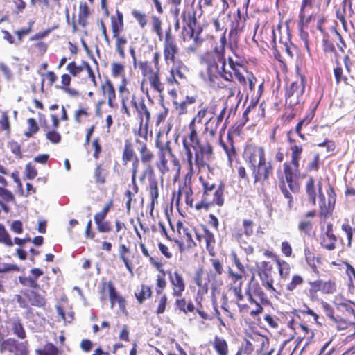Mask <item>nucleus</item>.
Returning a JSON list of instances; mask_svg holds the SVG:
<instances>
[{
	"mask_svg": "<svg viewBox=\"0 0 355 355\" xmlns=\"http://www.w3.org/2000/svg\"><path fill=\"white\" fill-rule=\"evenodd\" d=\"M101 89L103 95L107 96V103L112 109H117L118 103L116 101V94L114 86L112 82L107 78L101 85Z\"/></svg>",
	"mask_w": 355,
	"mask_h": 355,
	"instance_id": "obj_16",
	"label": "nucleus"
},
{
	"mask_svg": "<svg viewBox=\"0 0 355 355\" xmlns=\"http://www.w3.org/2000/svg\"><path fill=\"white\" fill-rule=\"evenodd\" d=\"M248 19L247 12H243L240 8H237L236 14L230 24L229 37L233 38L234 41H237L240 35L245 31L247 26L249 25Z\"/></svg>",
	"mask_w": 355,
	"mask_h": 355,
	"instance_id": "obj_10",
	"label": "nucleus"
},
{
	"mask_svg": "<svg viewBox=\"0 0 355 355\" xmlns=\"http://www.w3.org/2000/svg\"><path fill=\"white\" fill-rule=\"evenodd\" d=\"M225 112H220L218 116L210 117L206 123V129L209 130L211 135H214L221 125Z\"/></svg>",
	"mask_w": 355,
	"mask_h": 355,
	"instance_id": "obj_29",
	"label": "nucleus"
},
{
	"mask_svg": "<svg viewBox=\"0 0 355 355\" xmlns=\"http://www.w3.org/2000/svg\"><path fill=\"white\" fill-rule=\"evenodd\" d=\"M160 152L159 154V161L157 163V166L162 175H164L169 171V168L167 166V159L165 157L166 153L171 154V150L169 147V141H167L166 146L159 147Z\"/></svg>",
	"mask_w": 355,
	"mask_h": 355,
	"instance_id": "obj_24",
	"label": "nucleus"
},
{
	"mask_svg": "<svg viewBox=\"0 0 355 355\" xmlns=\"http://www.w3.org/2000/svg\"><path fill=\"white\" fill-rule=\"evenodd\" d=\"M249 157V168L252 171V175L254 178V183H263L269 178L272 171V167L269 162H266L265 151L263 147H259L256 151Z\"/></svg>",
	"mask_w": 355,
	"mask_h": 355,
	"instance_id": "obj_2",
	"label": "nucleus"
},
{
	"mask_svg": "<svg viewBox=\"0 0 355 355\" xmlns=\"http://www.w3.org/2000/svg\"><path fill=\"white\" fill-rule=\"evenodd\" d=\"M150 288L148 286L142 285L141 290L135 293V296L139 303H142L146 299L151 296Z\"/></svg>",
	"mask_w": 355,
	"mask_h": 355,
	"instance_id": "obj_47",
	"label": "nucleus"
},
{
	"mask_svg": "<svg viewBox=\"0 0 355 355\" xmlns=\"http://www.w3.org/2000/svg\"><path fill=\"white\" fill-rule=\"evenodd\" d=\"M302 283L303 278L300 275H295L292 277L291 282L287 284L286 288L289 291H292L295 289L297 286L301 285Z\"/></svg>",
	"mask_w": 355,
	"mask_h": 355,
	"instance_id": "obj_59",
	"label": "nucleus"
},
{
	"mask_svg": "<svg viewBox=\"0 0 355 355\" xmlns=\"http://www.w3.org/2000/svg\"><path fill=\"white\" fill-rule=\"evenodd\" d=\"M136 141L139 144V146L137 147V150L140 153L141 162L144 164H149L153 158V153L147 148L146 144L144 142L139 139H137Z\"/></svg>",
	"mask_w": 355,
	"mask_h": 355,
	"instance_id": "obj_32",
	"label": "nucleus"
},
{
	"mask_svg": "<svg viewBox=\"0 0 355 355\" xmlns=\"http://www.w3.org/2000/svg\"><path fill=\"white\" fill-rule=\"evenodd\" d=\"M95 223L97 225L98 232L101 233L109 232L112 230L111 223L108 221H104V220L101 221L97 220Z\"/></svg>",
	"mask_w": 355,
	"mask_h": 355,
	"instance_id": "obj_60",
	"label": "nucleus"
},
{
	"mask_svg": "<svg viewBox=\"0 0 355 355\" xmlns=\"http://www.w3.org/2000/svg\"><path fill=\"white\" fill-rule=\"evenodd\" d=\"M333 73L337 85L343 83L345 85H349L348 78L344 74L343 69L338 59H336V66L333 68Z\"/></svg>",
	"mask_w": 355,
	"mask_h": 355,
	"instance_id": "obj_27",
	"label": "nucleus"
},
{
	"mask_svg": "<svg viewBox=\"0 0 355 355\" xmlns=\"http://www.w3.org/2000/svg\"><path fill=\"white\" fill-rule=\"evenodd\" d=\"M27 122L28 130L25 132L24 135L27 137H31L38 131L39 127L36 121L33 118L28 119Z\"/></svg>",
	"mask_w": 355,
	"mask_h": 355,
	"instance_id": "obj_53",
	"label": "nucleus"
},
{
	"mask_svg": "<svg viewBox=\"0 0 355 355\" xmlns=\"http://www.w3.org/2000/svg\"><path fill=\"white\" fill-rule=\"evenodd\" d=\"M291 164L292 165H298L300 166V159H301V154L302 153V147L301 146H297L296 144H293L291 146Z\"/></svg>",
	"mask_w": 355,
	"mask_h": 355,
	"instance_id": "obj_42",
	"label": "nucleus"
},
{
	"mask_svg": "<svg viewBox=\"0 0 355 355\" xmlns=\"http://www.w3.org/2000/svg\"><path fill=\"white\" fill-rule=\"evenodd\" d=\"M257 274L261 279V284L269 291H275L273 287L272 277V265L270 261H263L256 264Z\"/></svg>",
	"mask_w": 355,
	"mask_h": 355,
	"instance_id": "obj_14",
	"label": "nucleus"
},
{
	"mask_svg": "<svg viewBox=\"0 0 355 355\" xmlns=\"http://www.w3.org/2000/svg\"><path fill=\"white\" fill-rule=\"evenodd\" d=\"M197 10L191 6H186L182 10L180 18L182 22L181 36L182 40H187L193 37L197 24Z\"/></svg>",
	"mask_w": 355,
	"mask_h": 355,
	"instance_id": "obj_7",
	"label": "nucleus"
},
{
	"mask_svg": "<svg viewBox=\"0 0 355 355\" xmlns=\"http://www.w3.org/2000/svg\"><path fill=\"white\" fill-rule=\"evenodd\" d=\"M25 296L28 299L29 304L32 306L42 307L46 304L45 298L35 291H31L26 292Z\"/></svg>",
	"mask_w": 355,
	"mask_h": 355,
	"instance_id": "obj_30",
	"label": "nucleus"
},
{
	"mask_svg": "<svg viewBox=\"0 0 355 355\" xmlns=\"http://www.w3.org/2000/svg\"><path fill=\"white\" fill-rule=\"evenodd\" d=\"M19 282L26 286H28L33 288H37L39 287L38 284L37 283L35 279H33L31 277H19Z\"/></svg>",
	"mask_w": 355,
	"mask_h": 355,
	"instance_id": "obj_58",
	"label": "nucleus"
},
{
	"mask_svg": "<svg viewBox=\"0 0 355 355\" xmlns=\"http://www.w3.org/2000/svg\"><path fill=\"white\" fill-rule=\"evenodd\" d=\"M149 192L151 199V207L153 209L155 202L159 197L158 182L155 178H151L149 179Z\"/></svg>",
	"mask_w": 355,
	"mask_h": 355,
	"instance_id": "obj_38",
	"label": "nucleus"
},
{
	"mask_svg": "<svg viewBox=\"0 0 355 355\" xmlns=\"http://www.w3.org/2000/svg\"><path fill=\"white\" fill-rule=\"evenodd\" d=\"M107 175L106 169L101 164H98L94 170V179L97 184H103Z\"/></svg>",
	"mask_w": 355,
	"mask_h": 355,
	"instance_id": "obj_41",
	"label": "nucleus"
},
{
	"mask_svg": "<svg viewBox=\"0 0 355 355\" xmlns=\"http://www.w3.org/2000/svg\"><path fill=\"white\" fill-rule=\"evenodd\" d=\"M161 55L158 51L153 52L152 60H139L137 67L141 71L143 80L141 83V89L145 90L146 82H148L150 87L158 93L164 90V85L161 81Z\"/></svg>",
	"mask_w": 355,
	"mask_h": 355,
	"instance_id": "obj_1",
	"label": "nucleus"
},
{
	"mask_svg": "<svg viewBox=\"0 0 355 355\" xmlns=\"http://www.w3.org/2000/svg\"><path fill=\"white\" fill-rule=\"evenodd\" d=\"M112 37L114 39L116 51L121 58H124L125 57V46L128 43L127 37L122 33H116L115 35H112Z\"/></svg>",
	"mask_w": 355,
	"mask_h": 355,
	"instance_id": "obj_23",
	"label": "nucleus"
},
{
	"mask_svg": "<svg viewBox=\"0 0 355 355\" xmlns=\"http://www.w3.org/2000/svg\"><path fill=\"white\" fill-rule=\"evenodd\" d=\"M131 15L141 28H144L147 26L148 17L146 13L138 10H133L131 12Z\"/></svg>",
	"mask_w": 355,
	"mask_h": 355,
	"instance_id": "obj_40",
	"label": "nucleus"
},
{
	"mask_svg": "<svg viewBox=\"0 0 355 355\" xmlns=\"http://www.w3.org/2000/svg\"><path fill=\"white\" fill-rule=\"evenodd\" d=\"M223 190L222 186H220L214 193V197L211 200H209L211 205L216 204L218 206H222L224 203V198L223 197Z\"/></svg>",
	"mask_w": 355,
	"mask_h": 355,
	"instance_id": "obj_51",
	"label": "nucleus"
},
{
	"mask_svg": "<svg viewBox=\"0 0 355 355\" xmlns=\"http://www.w3.org/2000/svg\"><path fill=\"white\" fill-rule=\"evenodd\" d=\"M121 108L124 111H128L129 109L133 111H147L146 107L144 103V99L141 96H137L133 95L130 101L127 98H122Z\"/></svg>",
	"mask_w": 355,
	"mask_h": 355,
	"instance_id": "obj_15",
	"label": "nucleus"
},
{
	"mask_svg": "<svg viewBox=\"0 0 355 355\" xmlns=\"http://www.w3.org/2000/svg\"><path fill=\"white\" fill-rule=\"evenodd\" d=\"M228 64L231 69L234 71V76L239 82H244V75L241 72L240 68L243 65L237 62H234L232 58H228Z\"/></svg>",
	"mask_w": 355,
	"mask_h": 355,
	"instance_id": "obj_39",
	"label": "nucleus"
},
{
	"mask_svg": "<svg viewBox=\"0 0 355 355\" xmlns=\"http://www.w3.org/2000/svg\"><path fill=\"white\" fill-rule=\"evenodd\" d=\"M128 83L129 80H128L127 77H123L121 78L118 88L119 92L121 96H123L125 94H130L129 89H128Z\"/></svg>",
	"mask_w": 355,
	"mask_h": 355,
	"instance_id": "obj_62",
	"label": "nucleus"
},
{
	"mask_svg": "<svg viewBox=\"0 0 355 355\" xmlns=\"http://www.w3.org/2000/svg\"><path fill=\"white\" fill-rule=\"evenodd\" d=\"M207 82L214 89H224L227 91V94H234L235 93L236 83L232 72L223 69L218 74H214L207 78Z\"/></svg>",
	"mask_w": 355,
	"mask_h": 355,
	"instance_id": "obj_5",
	"label": "nucleus"
},
{
	"mask_svg": "<svg viewBox=\"0 0 355 355\" xmlns=\"http://www.w3.org/2000/svg\"><path fill=\"white\" fill-rule=\"evenodd\" d=\"M246 76H244V82H239L245 90H248V95H250L252 101H257L261 96L264 90V80L258 81L257 78L252 72L245 71Z\"/></svg>",
	"mask_w": 355,
	"mask_h": 355,
	"instance_id": "obj_9",
	"label": "nucleus"
},
{
	"mask_svg": "<svg viewBox=\"0 0 355 355\" xmlns=\"http://www.w3.org/2000/svg\"><path fill=\"white\" fill-rule=\"evenodd\" d=\"M315 216V211H308L304 217H302L298 224V230L305 234H309L313 229V223L311 218Z\"/></svg>",
	"mask_w": 355,
	"mask_h": 355,
	"instance_id": "obj_22",
	"label": "nucleus"
},
{
	"mask_svg": "<svg viewBox=\"0 0 355 355\" xmlns=\"http://www.w3.org/2000/svg\"><path fill=\"white\" fill-rule=\"evenodd\" d=\"M10 323L11 325V329L14 334L21 339L26 337L24 329L19 318H11Z\"/></svg>",
	"mask_w": 355,
	"mask_h": 355,
	"instance_id": "obj_35",
	"label": "nucleus"
},
{
	"mask_svg": "<svg viewBox=\"0 0 355 355\" xmlns=\"http://www.w3.org/2000/svg\"><path fill=\"white\" fill-rule=\"evenodd\" d=\"M322 280L318 279L309 282V284L310 285L309 292L311 297H313L318 291L322 292Z\"/></svg>",
	"mask_w": 355,
	"mask_h": 355,
	"instance_id": "obj_57",
	"label": "nucleus"
},
{
	"mask_svg": "<svg viewBox=\"0 0 355 355\" xmlns=\"http://www.w3.org/2000/svg\"><path fill=\"white\" fill-rule=\"evenodd\" d=\"M212 345L214 349L216 351L218 355H227L228 354V346L225 340L221 337L216 336Z\"/></svg>",
	"mask_w": 355,
	"mask_h": 355,
	"instance_id": "obj_33",
	"label": "nucleus"
},
{
	"mask_svg": "<svg viewBox=\"0 0 355 355\" xmlns=\"http://www.w3.org/2000/svg\"><path fill=\"white\" fill-rule=\"evenodd\" d=\"M219 144L227 155L229 165L232 166L233 160L236 156V153L233 144V138L232 135L228 133L227 141L225 142L222 139H220Z\"/></svg>",
	"mask_w": 355,
	"mask_h": 355,
	"instance_id": "obj_21",
	"label": "nucleus"
},
{
	"mask_svg": "<svg viewBox=\"0 0 355 355\" xmlns=\"http://www.w3.org/2000/svg\"><path fill=\"white\" fill-rule=\"evenodd\" d=\"M283 167L284 176L282 177L281 184H282V182L284 183L286 182L292 192H297L299 190V185L297 183L296 180L300 175V166L292 165L291 163L285 162L283 164Z\"/></svg>",
	"mask_w": 355,
	"mask_h": 355,
	"instance_id": "obj_12",
	"label": "nucleus"
},
{
	"mask_svg": "<svg viewBox=\"0 0 355 355\" xmlns=\"http://www.w3.org/2000/svg\"><path fill=\"white\" fill-rule=\"evenodd\" d=\"M188 67L182 61H178L176 64H171L168 73L166 76L165 80L171 86H180L187 82Z\"/></svg>",
	"mask_w": 355,
	"mask_h": 355,
	"instance_id": "obj_8",
	"label": "nucleus"
},
{
	"mask_svg": "<svg viewBox=\"0 0 355 355\" xmlns=\"http://www.w3.org/2000/svg\"><path fill=\"white\" fill-rule=\"evenodd\" d=\"M180 48L177 44L175 37L171 33V27L165 31L163 43V56L165 63L167 65L176 64L182 61L179 58Z\"/></svg>",
	"mask_w": 355,
	"mask_h": 355,
	"instance_id": "obj_6",
	"label": "nucleus"
},
{
	"mask_svg": "<svg viewBox=\"0 0 355 355\" xmlns=\"http://www.w3.org/2000/svg\"><path fill=\"white\" fill-rule=\"evenodd\" d=\"M66 69L71 76L77 77L83 71V62L80 65H78L75 61L70 62L67 64Z\"/></svg>",
	"mask_w": 355,
	"mask_h": 355,
	"instance_id": "obj_43",
	"label": "nucleus"
},
{
	"mask_svg": "<svg viewBox=\"0 0 355 355\" xmlns=\"http://www.w3.org/2000/svg\"><path fill=\"white\" fill-rule=\"evenodd\" d=\"M352 302L349 301H347L346 300H343L340 302L336 301L335 302V306L337 309L342 311H347L350 314H354V310L352 306Z\"/></svg>",
	"mask_w": 355,
	"mask_h": 355,
	"instance_id": "obj_46",
	"label": "nucleus"
},
{
	"mask_svg": "<svg viewBox=\"0 0 355 355\" xmlns=\"http://www.w3.org/2000/svg\"><path fill=\"white\" fill-rule=\"evenodd\" d=\"M306 193L308 196L309 201L313 205L316 204V190L315 187V181L313 177H309L306 184Z\"/></svg>",
	"mask_w": 355,
	"mask_h": 355,
	"instance_id": "obj_36",
	"label": "nucleus"
},
{
	"mask_svg": "<svg viewBox=\"0 0 355 355\" xmlns=\"http://www.w3.org/2000/svg\"><path fill=\"white\" fill-rule=\"evenodd\" d=\"M315 0H302L300 3V10H301V14L306 16L307 11H313L314 3Z\"/></svg>",
	"mask_w": 355,
	"mask_h": 355,
	"instance_id": "obj_54",
	"label": "nucleus"
},
{
	"mask_svg": "<svg viewBox=\"0 0 355 355\" xmlns=\"http://www.w3.org/2000/svg\"><path fill=\"white\" fill-rule=\"evenodd\" d=\"M204 238L206 241L207 250H210V249H213V245L215 243V238L214 234L211 232L208 229L205 228Z\"/></svg>",
	"mask_w": 355,
	"mask_h": 355,
	"instance_id": "obj_56",
	"label": "nucleus"
},
{
	"mask_svg": "<svg viewBox=\"0 0 355 355\" xmlns=\"http://www.w3.org/2000/svg\"><path fill=\"white\" fill-rule=\"evenodd\" d=\"M336 291V285L334 281L328 280L322 282V293L324 294H332Z\"/></svg>",
	"mask_w": 355,
	"mask_h": 355,
	"instance_id": "obj_50",
	"label": "nucleus"
},
{
	"mask_svg": "<svg viewBox=\"0 0 355 355\" xmlns=\"http://www.w3.org/2000/svg\"><path fill=\"white\" fill-rule=\"evenodd\" d=\"M199 61L206 67L207 78L218 74L226 67L225 55L223 54V50L206 51L200 56Z\"/></svg>",
	"mask_w": 355,
	"mask_h": 355,
	"instance_id": "obj_3",
	"label": "nucleus"
},
{
	"mask_svg": "<svg viewBox=\"0 0 355 355\" xmlns=\"http://www.w3.org/2000/svg\"><path fill=\"white\" fill-rule=\"evenodd\" d=\"M71 76L69 73H64L61 76V85H57L56 88L62 90L72 98H78L80 96L79 92L75 88L70 87Z\"/></svg>",
	"mask_w": 355,
	"mask_h": 355,
	"instance_id": "obj_18",
	"label": "nucleus"
},
{
	"mask_svg": "<svg viewBox=\"0 0 355 355\" xmlns=\"http://www.w3.org/2000/svg\"><path fill=\"white\" fill-rule=\"evenodd\" d=\"M110 28L112 34L114 35L116 33H122L125 29L124 16L119 9L110 16Z\"/></svg>",
	"mask_w": 355,
	"mask_h": 355,
	"instance_id": "obj_17",
	"label": "nucleus"
},
{
	"mask_svg": "<svg viewBox=\"0 0 355 355\" xmlns=\"http://www.w3.org/2000/svg\"><path fill=\"white\" fill-rule=\"evenodd\" d=\"M112 205V202H110L109 204H107V205H105L104 207V208L103 209V210L101 212L96 214L94 216V221L97 222V220L98 221L103 220L105 219V218L106 217L107 213L109 212Z\"/></svg>",
	"mask_w": 355,
	"mask_h": 355,
	"instance_id": "obj_61",
	"label": "nucleus"
},
{
	"mask_svg": "<svg viewBox=\"0 0 355 355\" xmlns=\"http://www.w3.org/2000/svg\"><path fill=\"white\" fill-rule=\"evenodd\" d=\"M170 282L173 286V295L180 297L185 289V284L182 275L178 272L170 274Z\"/></svg>",
	"mask_w": 355,
	"mask_h": 355,
	"instance_id": "obj_20",
	"label": "nucleus"
},
{
	"mask_svg": "<svg viewBox=\"0 0 355 355\" xmlns=\"http://www.w3.org/2000/svg\"><path fill=\"white\" fill-rule=\"evenodd\" d=\"M195 151V162L198 166L204 165V157L209 158L212 154V147L208 143L200 144Z\"/></svg>",
	"mask_w": 355,
	"mask_h": 355,
	"instance_id": "obj_19",
	"label": "nucleus"
},
{
	"mask_svg": "<svg viewBox=\"0 0 355 355\" xmlns=\"http://www.w3.org/2000/svg\"><path fill=\"white\" fill-rule=\"evenodd\" d=\"M111 73L114 78L126 77L125 74V65L120 62H112L111 64Z\"/></svg>",
	"mask_w": 355,
	"mask_h": 355,
	"instance_id": "obj_44",
	"label": "nucleus"
},
{
	"mask_svg": "<svg viewBox=\"0 0 355 355\" xmlns=\"http://www.w3.org/2000/svg\"><path fill=\"white\" fill-rule=\"evenodd\" d=\"M150 118V112H144V115L141 112L139 115V128L138 130V135L145 140L147 139L148 123Z\"/></svg>",
	"mask_w": 355,
	"mask_h": 355,
	"instance_id": "obj_28",
	"label": "nucleus"
},
{
	"mask_svg": "<svg viewBox=\"0 0 355 355\" xmlns=\"http://www.w3.org/2000/svg\"><path fill=\"white\" fill-rule=\"evenodd\" d=\"M0 243H4L7 246H12L13 243L7 233L4 226L2 224H0Z\"/></svg>",
	"mask_w": 355,
	"mask_h": 355,
	"instance_id": "obj_55",
	"label": "nucleus"
},
{
	"mask_svg": "<svg viewBox=\"0 0 355 355\" xmlns=\"http://www.w3.org/2000/svg\"><path fill=\"white\" fill-rule=\"evenodd\" d=\"M336 241L337 238L334 234H333V238L325 235L321 242V245L323 248L328 250H333L336 248L335 243Z\"/></svg>",
	"mask_w": 355,
	"mask_h": 355,
	"instance_id": "obj_48",
	"label": "nucleus"
},
{
	"mask_svg": "<svg viewBox=\"0 0 355 355\" xmlns=\"http://www.w3.org/2000/svg\"><path fill=\"white\" fill-rule=\"evenodd\" d=\"M151 31L155 33L158 39L161 41L164 39L162 31V20L157 15H152L150 17Z\"/></svg>",
	"mask_w": 355,
	"mask_h": 355,
	"instance_id": "obj_31",
	"label": "nucleus"
},
{
	"mask_svg": "<svg viewBox=\"0 0 355 355\" xmlns=\"http://www.w3.org/2000/svg\"><path fill=\"white\" fill-rule=\"evenodd\" d=\"M107 288L109 290L111 307L113 308L116 302H118L120 306L123 305L124 300L123 297L118 295V292L116 291L112 282H109L107 283Z\"/></svg>",
	"mask_w": 355,
	"mask_h": 355,
	"instance_id": "obj_34",
	"label": "nucleus"
},
{
	"mask_svg": "<svg viewBox=\"0 0 355 355\" xmlns=\"http://www.w3.org/2000/svg\"><path fill=\"white\" fill-rule=\"evenodd\" d=\"M277 264L279 266V274L282 277H286L288 271L290 270L289 264L284 261H277Z\"/></svg>",
	"mask_w": 355,
	"mask_h": 355,
	"instance_id": "obj_63",
	"label": "nucleus"
},
{
	"mask_svg": "<svg viewBox=\"0 0 355 355\" xmlns=\"http://www.w3.org/2000/svg\"><path fill=\"white\" fill-rule=\"evenodd\" d=\"M33 24L34 21H29L28 27L21 28L15 32L17 37V44L21 43L23 40V37L32 32Z\"/></svg>",
	"mask_w": 355,
	"mask_h": 355,
	"instance_id": "obj_49",
	"label": "nucleus"
},
{
	"mask_svg": "<svg viewBox=\"0 0 355 355\" xmlns=\"http://www.w3.org/2000/svg\"><path fill=\"white\" fill-rule=\"evenodd\" d=\"M239 105V101L234 94H228L221 111H236Z\"/></svg>",
	"mask_w": 355,
	"mask_h": 355,
	"instance_id": "obj_37",
	"label": "nucleus"
},
{
	"mask_svg": "<svg viewBox=\"0 0 355 355\" xmlns=\"http://www.w3.org/2000/svg\"><path fill=\"white\" fill-rule=\"evenodd\" d=\"M306 78L304 76L299 74L295 80L292 81L286 88V104L292 107L299 105L304 93Z\"/></svg>",
	"mask_w": 355,
	"mask_h": 355,
	"instance_id": "obj_4",
	"label": "nucleus"
},
{
	"mask_svg": "<svg viewBox=\"0 0 355 355\" xmlns=\"http://www.w3.org/2000/svg\"><path fill=\"white\" fill-rule=\"evenodd\" d=\"M39 355H57L58 353V348L51 343L46 344L43 349L37 350Z\"/></svg>",
	"mask_w": 355,
	"mask_h": 355,
	"instance_id": "obj_52",
	"label": "nucleus"
},
{
	"mask_svg": "<svg viewBox=\"0 0 355 355\" xmlns=\"http://www.w3.org/2000/svg\"><path fill=\"white\" fill-rule=\"evenodd\" d=\"M90 15V10L87 4L80 3L79 5L78 15V24L81 27L85 28L87 25V21Z\"/></svg>",
	"mask_w": 355,
	"mask_h": 355,
	"instance_id": "obj_26",
	"label": "nucleus"
},
{
	"mask_svg": "<svg viewBox=\"0 0 355 355\" xmlns=\"http://www.w3.org/2000/svg\"><path fill=\"white\" fill-rule=\"evenodd\" d=\"M0 198L5 202H9L14 200L13 194L3 187H0Z\"/></svg>",
	"mask_w": 355,
	"mask_h": 355,
	"instance_id": "obj_64",
	"label": "nucleus"
},
{
	"mask_svg": "<svg viewBox=\"0 0 355 355\" xmlns=\"http://www.w3.org/2000/svg\"><path fill=\"white\" fill-rule=\"evenodd\" d=\"M200 35V31L196 32V31H193V37H191L187 40H182L184 42H189L191 40H193V44L187 48V53H196L199 51L200 48L204 42V39L202 38Z\"/></svg>",
	"mask_w": 355,
	"mask_h": 355,
	"instance_id": "obj_25",
	"label": "nucleus"
},
{
	"mask_svg": "<svg viewBox=\"0 0 355 355\" xmlns=\"http://www.w3.org/2000/svg\"><path fill=\"white\" fill-rule=\"evenodd\" d=\"M305 15L306 16L304 17V15L301 14V10H299L297 27L300 31V37L304 42V48L308 55L311 56L309 41V33L304 31V28H307L310 22L315 19V15L313 11H307Z\"/></svg>",
	"mask_w": 355,
	"mask_h": 355,
	"instance_id": "obj_11",
	"label": "nucleus"
},
{
	"mask_svg": "<svg viewBox=\"0 0 355 355\" xmlns=\"http://www.w3.org/2000/svg\"><path fill=\"white\" fill-rule=\"evenodd\" d=\"M249 291H251L254 295L258 297L261 302H268L266 294L257 283L252 284Z\"/></svg>",
	"mask_w": 355,
	"mask_h": 355,
	"instance_id": "obj_45",
	"label": "nucleus"
},
{
	"mask_svg": "<svg viewBox=\"0 0 355 355\" xmlns=\"http://www.w3.org/2000/svg\"><path fill=\"white\" fill-rule=\"evenodd\" d=\"M318 196L320 199V215L327 217L334 209V204L336 202V193L331 186L329 185V189L327 191L328 194V204L326 205L325 196L322 191V182L320 181L318 183Z\"/></svg>",
	"mask_w": 355,
	"mask_h": 355,
	"instance_id": "obj_13",
	"label": "nucleus"
}]
</instances>
